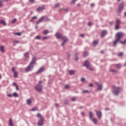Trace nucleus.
I'll return each instance as SVG.
<instances>
[{"label": "nucleus", "instance_id": "nucleus-59", "mask_svg": "<svg viewBox=\"0 0 126 126\" xmlns=\"http://www.w3.org/2000/svg\"><path fill=\"white\" fill-rule=\"evenodd\" d=\"M41 83H42V81H39V84H41Z\"/></svg>", "mask_w": 126, "mask_h": 126}, {"label": "nucleus", "instance_id": "nucleus-63", "mask_svg": "<svg viewBox=\"0 0 126 126\" xmlns=\"http://www.w3.org/2000/svg\"><path fill=\"white\" fill-rule=\"evenodd\" d=\"M56 106H57V107H58V106H59V105H58V104H56Z\"/></svg>", "mask_w": 126, "mask_h": 126}, {"label": "nucleus", "instance_id": "nucleus-9", "mask_svg": "<svg viewBox=\"0 0 126 126\" xmlns=\"http://www.w3.org/2000/svg\"><path fill=\"white\" fill-rule=\"evenodd\" d=\"M124 8V4L123 3H121L120 5H119V7L118 9V11L119 12H120V11H122V9Z\"/></svg>", "mask_w": 126, "mask_h": 126}, {"label": "nucleus", "instance_id": "nucleus-24", "mask_svg": "<svg viewBox=\"0 0 126 126\" xmlns=\"http://www.w3.org/2000/svg\"><path fill=\"white\" fill-rule=\"evenodd\" d=\"M18 76V73L17 72H14V77L16 78Z\"/></svg>", "mask_w": 126, "mask_h": 126}, {"label": "nucleus", "instance_id": "nucleus-23", "mask_svg": "<svg viewBox=\"0 0 126 126\" xmlns=\"http://www.w3.org/2000/svg\"><path fill=\"white\" fill-rule=\"evenodd\" d=\"M13 85L16 86V90H19V88H18V86H17V84H16V83H13Z\"/></svg>", "mask_w": 126, "mask_h": 126}, {"label": "nucleus", "instance_id": "nucleus-52", "mask_svg": "<svg viewBox=\"0 0 126 126\" xmlns=\"http://www.w3.org/2000/svg\"><path fill=\"white\" fill-rule=\"evenodd\" d=\"M14 43H16V44H18L19 43V41L18 40H14Z\"/></svg>", "mask_w": 126, "mask_h": 126}, {"label": "nucleus", "instance_id": "nucleus-51", "mask_svg": "<svg viewBox=\"0 0 126 126\" xmlns=\"http://www.w3.org/2000/svg\"><path fill=\"white\" fill-rule=\"evenodd\" d=\"M13 95L12 94H9L7 95V97H12Z\"/></svg>", "mask_w": 126, "mask_h": 126}, {"label": "nucleus", "instance_id": "nucleus-3", "mask_svg": "<svg viewBox=\"0 0 126 126\" xmlns=\"http://www.w3.org/2000/svg\"><path fill=\"white\" fill-rule=\"evenodd\" d=\"M84 65V66H86L88 69H89L90 70H93V69L91 68V65H90V63H89V62H88V61H86L85 62Z\"/></svg>", "mask_w": 126, "mask_h": 126}, {"label": "nucleus", "instance_id": "nucleus-25", "mask_svg": "<svg viewBox=\"0 0 126 126\" xmlns=\"http://www.w3.org/2000/svg\"><path fill=\"white\" fill-rule=\"evenodd\" d=\"M74 72H75V71L74 70H70L69 71V74H71V75H72V74H74Z\"/></svg>", "mask_w": 126, "mask_h": 126}, {"label": "nucleus", "instance_id": "nucleus-21", "mask_svg": "<svg viewBox=\"0 0 126 126\" xmlns=\"http://www.w3.org/2000/svg\"><path fill=\"white\" fill-rule=\"evenodd\" d=\"M119 41H120V40L116 38V40L113 42V45L115 46L116 45H117V44L118 42H119Z\"/></svg>", "mask_w": 126, "mask_h": 126}, {"label": "nucleus", "instance_id": "nucleus-61", "mask_svg": "<svg viewBox=\"0 0 126 126\" xmlns=\"http://www.w3.org/2000/svg\"><path fill=\"white\" fill-rule=\"evenodd\" d=\"M78 60V58H76L75 61H77Z\"/></svg>", "mask_w": 126, "mask_h": 126}, {"label": "nucleus", "instance_id": "nucleus-36", "mask_svg": "<svg viewBox=\"0 0 126 126\" xmlns=\"http://www.w3.org/2000/svg\"><path fill=\"white\" fill-rule=\"evenodd\" d=\"M93 122L94 123V124H97V119L94 118L93 120Z\"/></svg>", "mask_w": 126, "mask_h": 126}, {"label": "nucleus", "instance_id": "nucleus-30", "mask_svg": "<svg viewBox=\"0 0 126 126\" xmlns=\"http://www.w3.org/2000/svg\"><path fill=\"white\" fill-rule=\"evenodd\" d=\"M120 23H121V21L119 19H117L116 20V24L120 25Z\"/></svg>", "mask_w": 126, "mask_h": 126}, {"label": "nucleus", "instance_id": "nucleus-60", "mask_svg": "<svg viewBox=\"0 0 126 126\" xmlns=\"http://www.w3.org/2000/svg\"><path fill=\"white\" fill-rule=\"evenodd\" d=\"M81 114H82V116H84V113L83 112H82Z\"/></svg>", "mask_w": 126, "mask_h": 126}, {"label": "nucleus", "instance_id": "nucleus-31", "mask_svg": "<svg viewBox=\"0 0 126 126\" xmlns=\"http://www.w3.org/2000/svg\"><path fill=\"white\" fill-rule=\"evenodd\" d=\"M13 96H14V97H18V94L16 93H14L13 94Z\"/></svg>", "mask_w": 126, "mask_h": 126}, {"label": "nucleus", "instance_id": "nucleus-10", "mask_svg": "<svg viewBox=\"0 0 126 126\" xmlns=\"http://www.w3.org/2000/svg\"><path fill=\"white\" fill-rule=\"evenodd\" d=\"M44 125V120H40L38 123V126H41Z\"/></svg>", "mask_w": 126, "mask_h": 126}, {"label": "nucleus", "instance_id": "nucleus-11", "mask_svg": "<svg viewBox=\"0 0 126 126\" xmlns=\"http://www.w3.org/2000/svg\"><path fill=\"white\" fill-rule=\"evenodd\" d=\"M106 34H107V31H102L101 32V37L103 38V37H104V36H105Z\"/></svg>", "mask_w": 126, "mask_h": 126}, {"label": "nucleus", "instance_id": "nucleus-53", "mask_svg": "<svg viewBox=\"0 0 126 126\" xmlns=\"http://www.w3.org/2000/svg\"><path fill=\"white\" fill-rule=\"evenodd\" d=\"M88 25L89 26H91L92 25V23L91 22H89L88 23Z\"/></svg>", "mask_w": 126, "mask_h": 126}, {"label": "nucleus", "instance_id": "nucleus-38", "mask_svg": "<svg viewBox=\"0 0 126 126\" xmlns=\"http://www.w3.org/2000/svg\"><path fill=\"white\" fill-rule=\"evenodd\" d=\"M94 45H97L98 44V41L97 40H94L93 42Z\"/></svg>", "mask_w": 126, "mask_h": 126}, {"label": "nucleus", "instance_id": "nucleus-56", "mask_svg": "<svg viewBox=\"0 0 126 126\" xmlns=\"http://www.w3.org/2000/svg\"><path fill=\"white\" fill-rule=\"evenodd\" d=\"M110 71H111V72H116V70H113V69L110 70Z\"/></svg>", "mask_w": 126, "mask_h": 126}, {"label": "nucleus", "instance_id": "nucleus-16", "mask_svg": "<svg viewBox=\"0 0 126 126\" xmlns=\"http://www.w3.org/2000/svg\"><path fill=\"white\" fill-rule=\"evenodd\" d=\"M9 126H13V122L12 121V120H11V119H9Z\"/></svg>", "mask_w": 126, "mask_h": 126}, {"label": "nucleus", "instance_id": "nucleus-49", "mask_svg": "<svg viewBox=\"0 0 126 126\" xmlns=\"http://www.w3.org/2000/svg\"><path fill=\"white\" fill-rule=\"evenodd\" d=\"M15 67H13L12 68V71H13V72H15Z\"/></svg>", "mask_w": 126, "mask_h": 126}, {"label": "nucleus", "instance_id": "nucleus-39", "mask_svg": "<svg viewBox=\"0 0 126 126\" xmlns=\"http://www.w3.org/2000/svg\"><path fill=\"white\" fill-rule=\"evenodd\" d=\"M120 42L121 44H126V39L124 40V41H120Z\"/></svg>", "mask_w": 126, "mask_h": 126}, {"label": "nucleus", "instance_id": "nucleus-27", "mask_svg": "<svg viewBox=\"0 0 126 126\" xmlns=\"http://www.w3.org/2000/svg\"><path fill=\"white\" fill-rule=\"evenodd\" d=\"M21 34H22L21 32H15V33H14V35H17V36H21Z\"/></svg>", "mask_w": 126, "mask_h": 126}, {"label": "nucleus", "instance_id": "nucleus-32", "mask_svg": "<svg viewBox=\"0 0 126 126\" xmlns=\"http://www.w3.org/2000/svg\"><path fill=\"white\" fill-rule=\"evenodd\" d=\"M37 110H38V107H34L32 109V112H34L35 111H37Z\"/></svg>", "mask_w": 126, "mask_h": 126}, {"label": "nucleus", "instance_id": "nucleus-64", "mask_svg": "<svg viewBox=\"0 0 126 126\" xmlns=\"http://www.w3.org/2000/svg\"><path fill=\"white\" fill-rule=\"evenodd\" d=\"M125 16H126V13H125Z\"/></svg>", "mask_w": 126, "mask_h": 126}, {"label": "nucleus", "instance_id": "nucleus-14", "mask_svg": "<svg viewBox=\"0 0 126 126\" xmlns=\"http://www.w3.org/2000/svg\"><path fill=\"white\" fill-rule=\"evenodd\" d=\"M44 71V67H41L38 71L36 72L37 74L38 73H41V72H42Z\"/></svg>", "mask_w": 126, "mask_h": 126}, {"label": "nucleus", "instance_id": "nucleus-54", "mask_svg": "<svg viewBox=\"0 0 126 126\" xmlns=\"http://www.w3.org/2000/svg\"><path fill=\"white\" fill-rule=\"evenodd\" d=\"M29 1L32 3H33V2H34V0H29Z\"/></svg>", "mask_w": 126, "mask_h": 126}, {"label": "nucleus", "instance_id": "nucleus-6", "mask_svg": "<svg viewBox=\"0 0 126 126\" xmlns=\"http://www.w3.org/2000/svg\"><path fill=\"white\" fill-rule=\"evenodd\" d=\"M35 88L37 91H38V92H41L42 91V86L41 85H37L35 87Z\"/></svg>", "mask_w": 126, "mask_h": 126}, {"label": "nucleus", "instance_id": "nucleus-42", "mask_svg": "<svg viewBox=\"0 0 126 126\" xmlns=\"http://www.w3.org/2000/svg\"><path fill=\"white\" fill-rule=\"evenodd\" d=\"M15 22H16V19H13V20L12 21L11 23H12V24H13V23H15Z\"/></svg>", "mask_w": 126, "mask_h": 126}, {"label": "nucleus", "instance_id": "nucleus-44", "mask_svg": "<svg viewBox=\"0 0 126 126\" xmlns=\"http://www.w3.org/2000/svg\"><path fill=\"white\" fill-rule=\"evenodd\" d=\"M123 55H124V53H123V52H121L119 54H118V56L119 57H122L123 56Z\"/></svg>", "mask_w": 126, "mask_h": 126}, {"label": "nucleus", "instance_id": "nucleus-48", "mask_svg": "<svg viewBox=\"0 0 126 126\" xmlns=\"http://www.w3.org/2000/svg\"><path fill=\"white\" fill-rule=\"evenodd\" d=\"M2 6V1L0 0V7H1Z\"/></svg>", "mask_w": 126, "mask_h": 126}, {"label": "nucleus", "instance_id": "nucleus-13", "mask_svg": "<svg viewBox=\"0 0 126 126\" xmlns=\"http://www.w3.org/2000/svg\"><path fill=\"white\" fill-rule=\"evenodd\" d=\"M96 115L99 119H101L102 113L100 111H96Z\"/></svg>", "mask_w": 126, "mask_h": 126}, {"label": "nucleus", "instance_id": "nucleus-1", "mask_svg": "<svg viewBox=\"0 0 126 126\" xmlns=\"http://www.w3.org/2000/svg\"><path fill=\"white\" fill-rule=\"evenodd\" d=\"M50 20L49 18L46 17V16H43L41 17L37 22L36 24H39V23H41V22H42V21H49Z\"/></svg>", "mask_w": 126, "mask_h": 126}, {"label": "nucleus", "instance_id": "nucleus-15", "mask_svg": "<svg viewBox=\"0 0 126 126\" xmlns=\"http://www.w3.org/2000/svg\"><path fill=\"white\" fill-rule=\"evenodd\" d=\"M0 51L1 53H4V47L3 46L1 45L0 46Z\"/></svg>", "mask_w": 126, "mask_h": 126}, {"label": "nucleus", "instance_id": "nucleus-19", "mask_svg": "<svg viewBox=\"0 0 126 126\" xmlns=\"http://www.w3.org/2000/svg\"><path fill=\"white\" fill-rule=\"evenodd\" d=\"M56 37L57 38H58V39H60V38H62V34L60 33H56Z\"/></svg>", "mask_w": 126, "mask_h": 126}, {"label": "nucleus", "instance_id": "nucleus-2", "mask_svg": "<svg viewBox=\"0 0 126 126\" xmlns=\"http://www.w3.org/2000/svg\"><path fill=\"white\" fill-rule=\"evenodd\" d=\"M121 90H122L121 88L114 87L113 93L114 95H118L120 93Z\"/></svg>", "mask_w": 126, "mask_h": 126}, {"label": "nucleus", "instance_id": "nucleus-35", "mask_svg": "<svg viewBox=\"0 0 126 126\" xmlns=\"http://www.w3.org/2000/svg\"><path fill=\"white\" fill-rule=\"evenodd\" d=\"M35 39L39 40V39H41V36H40V35H37L35 37Z\"/></svg>", "mask_w": 126, "mask_h": 126}, {"label": "nucleus", "instance_id": "nucleus-28", "mask_svg": "<svg viewBox=\"0 0 126 126\" xmlns=\"http://www.w3.org/2000/svg\"><path fill=\"white\" fill-rule=\"evenodd\" d=\"M89 116H90V119H92V118H93V113L92 112H90L89 113Z\"/></svg>", "mask_w": 126, "mask_h": 126}, {"label": "nucleus", "instance_id": "nucleus-37", "mask_svg": "<svg viewBox=\"0 0 126 126\" xmlns=\"http://www.w3.org/2000/svg\"><path fill=\"white\" fill-rule=\"evenodd\" d=\"M69 87H70V86H69V85H65V89H69Z\"/></svg>", "mask_w": 126, "mask_h": 126}, {"label": "nucleus", "instance_id": "nucleus-33", "mask_svg": "<svg viewBox=\"0 0 126 126\" xmlns=\"http://www.w3.org/2000/svg\"><path fill=\"white\" fill-rule=\"evenodd\" d=\"M43 34L46 35V34H48V33H49V31L48 30H45L44 31H43Z\"/></svg>", "mask_w": 126, "mask_h": 126}, {"label": "nucleus", "instance_id": "nucleus-17", "mask_svg": "<svg viewBox=\"0 0 126 126\" xmlns=\"http://www.w3.org/2000/svg\"><path fill=\"white\" fill-rule=\"evenodd\" d=\"M44 9H45V7H40L37 9V11H42V10H44Z\"/></svg>", "mask_w": 126, "mask_h": 126}, {"label": "nucleus", "instance_id": "nucleus-58", "mask_svg": "<svg viewBox=\"0 0 126 126\" xmlns=\"http://www.w3.org/2000/svg\"><path fill=\"white\" fill-rule=\"evenodd\" d=\"M80 36H81V37H84V34H80Z\"/></svg>", "mask_w": 126, "mask_h": 126}, {"label": "nucleus", "instance_id": "nucleus-57", "mask_svg": "<svg viewBox=\"0 0 126 126\" xmlns=\"http://www.w3.org/2000/svg\"><path fill=\"white\" fill-rule=\"evenodd\" d=\"M75 1H76V0H72V1H71V3H75Z\"/></svg>", "mask_w": 126, "mask_h": 126}, {"label": "nucleus", "instance_id": "nucleus-4", "mask_svg": "<svg viewBox=\"0 0 126 126\" xmlns=\"http://www.w3.org/2000/svg\"><path fill=\"white\" fill-rule=\"evenodd\" d=\"M34 67V65L31 63H30L29 66L26 68L25 71L26 72H28V71H31L32 69Z\"/></svg>", "mask_w": 126, "mask_h": 126}, {"label": "nucleus", "instance_id": "nucleus-62", "mask_svg": "<svg viewBox=\"0 0 126 126\" xmlns=\"http://www.w3.org/2000/svg\"><path fill=\"white\" fill-rule=\"evenodd\" d=\"M91 6H93L94 4H91Z\"/></svg>", "mask_w": 126, "mask_h": 126}, {"label": "nucleus", "instance_id": "nucleus-12", "mask_svg": "<svg viewBox=\"0 0 126 126\" xmlns=\"http://www.w3.org/2000/svg\"><path fill=\"white\" fill-rule=\"evenodd\" d=\"M35 62H36V57H33L32 58V62H31V63H32V64H33L34 65V64H35Z\"/></svg>", "mask_w": 126, "mask_h": 126}, {"label": "nucleus", "instance_id": "nucleus-41", "mask_svg": "<svg viewBox=\"0 0 126 126\" xmlns=\"http://www.w3.org/2000/svg\"><path fill=\"white\" fill-rule=\"evenodd\" d=\"M60 6V3H57L55 5V7H59Z\"/></svg>", "mask_w": 126, "mask_h": 126}, {"label": "nucleus", "instance_id": "nucleus-40", "mask_svg": "<svg viewBox=\"0 0 126 126\" xmlns=\"http://www.w3.org/2000/svg\"><path fill=\"white\" fill-rule=\"evenodd\" d=\"M119 27H120L119 25H117L116 24V25L115 26V29L118 30L119 28Z\"/></svg>", "mask_w": 126, "mask_h": 126}, {"label": "nucleus", "instance_id": "nucleus-29", "mask_svg": "<svg viewBox=\"0 0 126 126\" xmlns=\"http://www.w3.org/2000/svg\"><path fill=\"white\" fill-rule=\"evenodd\" d=\"M24 56L26 58H29V53H28V52H26Z\"/></svg>", "mask_w": 126, "mask_h": 126}, {"label": "nucleus", "instance_id": "nucleus-26", "mask_svg": "<svg viewBox=\"0 0 126 126\" xmlns=\"http://www.w3.org/2000/svg\"><path fill=\"white\" fill-rule=\"evenodd\" d=\"M116 67H117V68H121V67H122V65H121L120 64H117L115 65Z\"/></svg>", "mask_w": 126, "mask_h": 126}, {"label": "nucleus", "instance_id": "nucleus-47", "mask_svg": "<svg viewBox=\"0 0 126 126\" xmlns=\"http://www.w3.org/2000/svg\"><path fill=\"white\" fill-rule=\"evenodd\" d=\"M48 38H49V37H48V36H45V37H43L42 38V39H43V40H46V39H48Z\"/></svg>", "mask_w": 126, "mask_h": 126}, {"label": "nucleus", "instance_id": "nucleus-43", "mask_svg": "<svg viewBox=\"0 0 126 126\" xmlns=\"http://www.w3.org/2000/svg\"><path fill=\"white\" fill-rule=\"evenodd\" d=\"M36 18H37V17H36V16L32 17V18L31 21H33V20H34V19H36Z\"/></svg>", "mask_w": 126, "mask_h": 126}, {"label": "nucleus", "instance_id": "nucleus-20", "mask_svg": "<svg viewBox=\"0 0 126 126\" xmlns=\"http://www.w3.org/2000/svg\"><path fill=\"white\" fill-rule=\"evenodd\" d=\"M38 118H39V119H40V120H44V118L43 117V116H42V115H41L40 114H37V115Z\"/></svg>", "mask_w": 126, "mask_h": 126}, {"label": "nucleus", "instance_id": "nucleus-55", "mask_svg": "<svg viewBox=\"0 0 126 126\" xmlns=\"http://www.w3.org/2000/svg\"><path fill=\"white\" fill-rule=\"evenodd\" d=\"M89 85L90 87H93V84L92 83L90 84Z\"/></svg>", "mask_w": 126, "mask_h": 126}, {"label": "nucleus", "instance_id": "nucleus-46", "mask_svg": "<svg viewBox=\"0 0 126 126\" xmlns=\"http://www.w3.org/2000/svg\"><path fill=\"white\" fill-rule=\"evenodd\" d=\"M81 81L82 82H84V81H85V78H82L81 79Z\"/></svg>", "mask_w": 126, "mask_h": 126}, {"label": "nucleus", "instance_id": "nucleus-18", "mask_svg": "<svg viewBox=\"0 0 126 126\" xmlns=\"http://www.w3.org/2000/svg\"><path fill=\"white\" fill-rule=\"evenodd\" d=\"M0 24H2V25H4V26H5V25H6V23H5V21H4V20H0Z\"/></svg>", "mask_w": 126, "mask_h": 126}, {"label": "nucleus", "instance_id": "nucleus-34", "mask_svg": "<svg viewBox=\"0 0 126 126\" xmlns=\"http://www.w3.org/2000/svg\"><path fill=\"white\" fill-rule=\"evenodd\" d=\"M87 55H88V52H84V54H83L84 57H86V56H87Z\"/></svg>", "mask_w": 126, "mask_h": 126}, {"label": "nucleus", "instance_id": "nucleus-50", "mask_svg": "<svg viewBox=\"0 0 126 126\" xmlns=\"http://www.w3.org/2000/svg\"><path fill=\"white\" fill-rule=\"evenodd\" d=\"M75 97H72L71 98V101H73V102H74V101H75Z\"/></svg>", "mask_w": 126, "mask_h": 126}, {"label": "nucleus", "instance_id": "nucleus-22", "mask_svg": "<svg viewBox=\"0 0 126 126\" xmlns=\"http://www.w3.org/2000/svg\"><path fill=\"white\" fill-rule=\"evenodd\" d=\"M31 103H32V100H31V99H29L27 100V105H30V104H31Z\"/></svg>", "mask_w": 126, "mask_h": 126}, {"label": "nucleus", "instance_id": "nucleus-45", "mask_svg": "<svg viewBox=\"0 0 126 126\" xmlns=\"http://www.w3.org/2000/svg\"><path fill=\"white\" fill-rule=\"evenodd\" d=\"M82 92L83 93H89V92L88 91V90H85V91H83Z\"/></svg>", "mask_w": 126, "mask_h": 126}, {"label": "nucleus", "instance_id": "nucleus-5", "mask_svg": "<svg viewBox=\"0 0 126 126\" xmlns=\"http://www.w3.org/2000/svg\"><path fill=\"white\" fill-rule=\"evenodd\" d=\"M116 39L120 40L121 38H122V37L124 36V33L122 32H117L116 33Z\"/></svg>", "mask_w": 126, "mask_h": 126}, {"label": "nucleus", "instance_id": "nucleus-8", "mask_svg": "<svg viewBox=\"0 0 126 126\" xmlns=\"http://www.w3.org/2000/svg\"><path fill=\"white\" fill-rule=\"evenodd\" d=\"M95 84L97 86V90H99V91L102 90V84L99 83H96Z\"/></svg>", "mask_w": 126, "mask_h": 126}, {"label": "nucleus", "instance_id": "nucleus-7", "mask_svg": "<svg viewBox=\"0 0 126 126\" xmlns=\"http://www.w3.org/2000/svg\"><path fill=\"white\" fill-rule=\"evenodd\" d=\"M62 40H63V42L62 43V46H63L65 44V42H67L68 39L65 36H62Z\"/></svg>", "mask_w": 126, "mask_h": 126}]
</instances>
